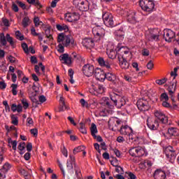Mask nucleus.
<instances>
[{"mask_svg": "<svg viewBox=\"0 0 179 179\" xmlns=\"http://www.w3.org/2000/svg\"><path fill=\"white\" fill-rule=\"evenodd\" d=\"M73 167L76 173V177L74 178V179H83L82 176V172L80 171V168L79 167V166L76 165L75 157H73V155H70L69 159L67 160L66 162L67 171L70 176H73Z\"/></svg>", "mask_w": 179, "mask_h": 179, "instance_id": "f257e3e1", "label": "nucleus"}, {"mask_svg": "<svg viewBox=\"0 0 179 179\" xmlns=\"http://www.w3.org/2000/svg\"><path fill=\"white\" fill-rule=\"evenodd\" d=\"M120 132L121 135H127L129 141H131V142H137L138 145L145 143L143 138H136V136L134 134V130L128 125H122L120 129Z\"/></svg>", "mask_w": 179, "mask_h": 179, "instance_id": "f03ea898", "label": "nucleus"}, {"mask_svg": "<svg viewBox=\"0 0 179 179\" xmlns=\"http://www.w3.org/2000/svg\"><path fill=\"white\" fill-rule=\"evenodd\" d=\"M120 51L124 52V51H127V48L123 47L120 43L117 45L116 48L114 44L109 43L107 47L106 54L110 59H115V58H117V52H120Z\"/></svg>", "mask_w": 179, "mask_h": 179, "instance_id": "7ed1b4c3", "label": "nucleus"}, {"mask_svg": "<svg viewBox=\"0 0 179 179\" xmlns=\"http://www.w3.org/2000/svg\"><path fill=\"white\" fill-rule=\"evenodd\" d=\"M178 71V68H174L173 71L171 72V78H170V85L169 87V92L171 96L173 94L177 89V71Z\"/></svg>", "mask_w": 179, "mask_h": 179, "instance_id": "20e7f679", "label": "nucleus"}, {"mask_svg": "<svg viewBox=\"0 0 179 179\" xmlns=\"http://www.w3.org/2000/svg\"><path fill=\"white\" fill-rule=\"evenodd\" d=\"M129 153L133 157H142L148 155V150L145 147H134L129 149Z\"/></svg>", "mask_w": 179, "mask_h": 179, "instance_id": "39448f33", "label": "nucleus"}, {"mask_svg": "<svg viewBox=\"0 0 179 179\" xmlns=\"http://www.w3.org/2000/svg\"><path fill=\"white\" fill-rule=\"evenodd\" d=\"M128 57H130V58L132 57V54L128 50H124V55L122 56H118L117 58L122 69H129V63H128V61H127Z\"/></svg>", "mask_w": 179, "mask_h": 179, "instance_id": "423d86ee", "label": "nucleus"}, {"mask_svg": "<svg viewBox=\"0 0 179 179\" xmlns=\"http://www.w3.org/2000/svg\"><path fill=\"white\" fill-rule=\"evenodd\" d=\"M140 6L145 12H152L155 9L153 0H140Z\"/></svg>", "mask_w": 179, "mask_h": 179, "instance_id": "0eeeda50", "label": "nucleus"}, {"mask_svg": "<svg viewBox=\"0 0 179 179\" xmlns=\"http://www.w3.org/2000/svg\"><path fill=\"white\" fill-rule=\"evenodd\" d=\"M92 34L96 41L101 40L106 36V30L101 26H95L92 28Z\"/></svg>", "mask_w": 179, "mask_h": 179, "instance_id": "6e6552de", "label": "nucleus"}, {"mask_svg": "<svg viewBox=\"0 0 179 179\" xmlns=\"http://www.w3.org/2000/svg\"><path fill=\"white\" fill-rule=\"evenodd\" d=\"M57 43H59V44H62L64 47H69V44L73 43L71 39V36L66 35L64 33H61L58 35Z\"/></svg>", "mask_w": 179, "mask_h": 179, "instance_id": "1a4fd4ad", "label": "nucleus"}, {"mask_svg": "<svg viewBox=\"0 0 179 179\" xmlns=\"http://www.w3.org/2000/svg\"><path fill=\"white\" fill-rule=\"evenodd\" d=\"M103 22L107 27H113L114 26V20L113 15L108 12L103 11L102 14Z\"/></svg>", "mask_w": 179, "mask_h": 179, "instance_id": "9d476101", "label": "nucleus"}, {"mask_svg": "<svg viewBox=\"0 0 179 179\" xmlns=\"http://www.w3.org/2000/svg\"><path fill=\"white\" fill-rule=\"evenodd\" d=\"M160 34L157 29L150 30L146 34V38L148 41H159Z\"/></svg>", "mask_w": 179, "mask_h": 179, "instance_id": "9b49d317", "label": "nucleus"}, {"mask_svg": "<svg viewBox=\"0 0 179 179\" xmlns=\"http://www.w3.org/2000/svg\"><path fill=\"white\" fill-rule=\"evenodd\" d=\"M154 115L155 118H157V121H159V122H162V124H167L168 118L167 116L162 111V110L158 109L155 110Z\"/></svg>", "mask_w": 179, "mask_h": 179, "instance_id": "f8f14e48", "label": "nucleus"}, {"mask_svg": "<svg viewBox=\"0 0 179 179\" xmlns=\"http://www.w3.org/2000/svg\"><path fill=\"white\" fill-rule=\"evenodd\" d=\"M95 71L96 70H94V66L90 64H85L82 69L83 73H84V75L87 77L92 76Z\"/></svg>", "mask_w": 179, "mask_h": 179, "instance_id": "ddd939ff", "label": "nucleus"}, {"mask_svg": "<svg viewBox=\"0 0 179 179\" xmlns=\"http://www.w3.org/2000/svg\"><path fill=\"white\" fill-rule=\"evenodd\" d=\"M89 92L91 93V94H94V96H99V94H102V93H104V87L103 85L95 84L89 90Z\"/></svg>", "mask_w": 179, "mask_h": 179, "instance_id": "4468645a", "label": "nucleus"}, {"mask_svg": "<svg viewBox=\"0 0 179 179\" xmlns=\"http://www.w3.org/2000/svg\"><path fill=\"white\" fill-rule=\"evenodd\" d=\"M6 40L10 45H13V38L10 37V35L7 34L5 37V34L1 33L0 34V45H6Z\"/></svg>", "mask_w": 179, "mask_h": 179, "instance_id": "2eb2a0df", "label": "nucleus"}, {"mask_svg": "<svg viewBox=\"0 0 179 179\" xmlns=\"http://www.w3.org/2000/svg\"><path fill=\"white\" fill-rule=\"evenodd\" d=\"M80 19L79 14L76 13H67L64 15V20L66 22H78Z\"/></svg>", "mask_w": 179, "mask_h": 179, "instance_id": "dca6fc26", "label": "nucleus"}, {"mask_svg": "<svg viewBox=\"0 0 179 179\" xmlns=\"http://www.w3.org/2000/svg\"><path fill=\"white\" fill-rule=\"evenodd\" d=\"M164 153L167 159H170V160H174L177 156V154H176V150L170 145L165 148Z\"/></svg>", "mask_w": 179, "mask_h": 179, "instance_id": "f3484780", "label": "nucleus"}, {"mask_svg": "<svg viewBox=\"0 0 179 179\" xmlns=\"http://www.w3.org/2000/svg\"><path fill=\"white\" fill-rule=\"evenodd\" d=\"M137 107L140 111H148L149 103L145 99H140L137 101Z\"/></svg>", "mask_w": 179, "mask_h": 179, "instance_id": "a211bd4d", "label": "nucleus"}, {"mask_svg": "<svg viewBox=\"0 0 179 179\" xmlns=\"http://www.w3.org/2000/svg\"><path fill=\"white\" fill-rule=\"evenodd\" d=\"M78 3V8L82 12H86V10H89L90 8L89 5V1L86 0H76Z\"/></svg>", "mask_w": 179, "mask_h": 179, "instance_id": "6ab92c4d", "label": "nucleus"}, {"mask_svg": "<svg viewBox=\"0 0 179 179\" xmlns=\"http://www.w3.org/2000/svg\"><path fill=\"white\" fill-rule=\"evenodd\" d=\"M147 125L151 131H156L159 128V120H153L152 117H148L147 119Z\"/></svg>", "mask_w": 179, "mask_h": 179, "instance_id": "aec40b11", "label": "nucleus"}, {"mask_svg": "<svg viewBox=\"0 0 179 179\" xmlns=\"http://www.w3.org/2000/svg\"><path fill=\"white\" fill-rule=\"evenodd\" d=\"M164 37L166 41L171 43L176 37V34L171 29H165L164 32Z\"/></svg>", "mask_w": 179, "mask_h": 179, "instance_id": "412c9836", "label": "nucleus"}, {"mask_svg": "<svg viewBox=\"0 0 179 179\" xmlns=\"http://www.w3.org/2000/svg\"><path fill=\"white\" fill-rule=\"evenodd\" d=\"M95 78L100 82H104L106 80V73L101 69H95Z\"/></svg>", "mask_w": 179, "mask_h": 179, "instance_id": "4be33fe9", "label": "nucleus"}, {"mask_svg": "<svg viewBox=\"0 0 179 179\" xmlns=\"http://www.w3.org/2000/svg\"><path fill=\"white\" fill-rule=\"evenodd\" d=\"M59 59L62 64H65V65H71L72 64V58L66 53L60 55Z\"/></svg>", "mask_w": 179, "mask_h": 179, "instance_id": "5701e85b", "label": "nucleus"}, {"mask_svg": "<svg viewBox=\"0 0 179 179\" xmlns=\"http://www.w3.org/2000/svg\"><path fill=\"white\" fill-rule=\"evenodd\" d=\"M82 44L85 48H93L94 47V41L92 38H85L83 40Z\"/></svg>", "mask_w": 179, "mask_h": 179, "instance_id": "b1692460", "label": "nucleus"}, {"mask_svg": "<svg viewBox=\"0 0 179 179\" xmlns=\"http://www.w3.org/2000/svg\"><path fill=\"white\" fill-rule=\"evenodd\" d=\"M154 178L166 179V172L162 169H157L154 173Z\"/></svg>", "mask_w": 179, "mask_h": 179, "instance_id": "393cba45", "label": "nucleus"}, {"mask_svg": "<svg viewBox=\"0 0 179 179\" xmlns=\"http://www.w3.org/2000/svg\"><path fill=\"white\" fill-rule=\"evenodd\" d=\"M104 100H105V103H106V106H107L109 108H110V110H105L104 112L106 113V111H107V112H108V114L106 113V114L103 115L106 116V115H110V114H113V113H114V111L113 110V109L114 108V106H113V105L111 104V102H110V101H108V98L105 97V98H104Z\"/></svg>", "mask_w": 179, "mask_h": 179, "instance_id": "a878e982", "label": "nucleus"}, {"mask_svg": "<svg viewBox=\"0 0 179 179\" xmlns=\"http://www.w3.org/2000/svg\"><path fill=\"white\" fill-rule=\"evenodd\" d=\"M98 62L101 66H104L107 69H110V68H111V65L108 62V60H104L103 57H99L98 59Z\"/></svg>", "mask_w": 179, "mask_h": 179, "instance_id": "bb28decb", "label": "nucleus"}, {"mask_svg": "<svg viewBox=\"0 0 179 179\" xmlns=\"http://www.w3.org/2000/svg\"><path fill=\"white\" fill-rule=\"evenodd\" d=\"M167 134L169 135V136H178L179 129L176 127H171L168 129Z\"/></svg>", "mask_w": 179, "mask_h": 179, "instance_id": "cd10ccee", "label": "nucleus"}, {"mask_svg": "<svg viewBox=\"0 0 179 179\" xmlns=\"http://www.w3.org/2000/svg\"><path fill=\"white\" fill-rule=\"evenodd\" d=\"M115 36L117 41H122L124 40V32L122 30L119 29L115 32Z\"/></svg>", "mask_w": 179, "mask_h": 179, "instance_id": "c85d7f7f", "label": "nucleus"}, {"mask_svg": "<svg viewBox=\"0 0 179 179\" xmlns=\"http://www.w3.org/2000/svg\"><path fill=\"white\" fill-rule=\"evenodd\" d=\"M125 103H126L125 98L119 96L115 106H116L117 108H121L122 106H125Z\"/></svg>", "mask_w": 179, "mask_h": 179, "instance_id": "c756f323", "label": "nucleus"}, {"mask_svg": "<svg viewBox=\"0 0 179 179\" xmlns=\"http://www.w3.org/2000/svg\"><path fill=\"white\" fill-rule=\"evenodd\" d=\"M27 1L31 5H35L38 9H41V8H43V5H41V3H40V1L38 0H27Z\"/></svg>", "mask_w": 179, "mask_h": 179, "instance_id": "7c9ffc66", "label": "nucleus"}, {"mask_svg": "<svg viewBox=\"0 0 179 179\" xmlns=\"http://www.w3.org/2000/svg\"><path fill=\"white\" fill-rule=\"evenodd\" d=\"M31 23V21L30 20V18L29 17H25L22 19V27L26 28L29 26H30V24Z\"/></svg>", "mask_w": 179, "mask_h": 179, "instance_id": "2f4dec72", "label": "nucleus"}, {"mask_svg": "<svg viewBox=\"0 0 179 179\" xmlns=\"http://www.w3.org/2000/svg\"><path fill=\"white\" fill-rule=\"evenodd\" d=\"M90 131H91V135L93 137H96V134H97L98 131H97V126H96L94 123H92L91 124Z\"/></svg>", "mask_w": 179, "mask_h": 179, "instance_id": "473e14b6", "label": "nucleus"}, {"mask_svg": "<svg viewBox=\"0 0 179 179\" xmlns=\"http://www.w3.org/2000/svg\"><path fill=\"white\" fill-rule=\"evenodd\" d=\"M26 149V143L24 142H21L18 145V150L20 151V154L23 155L24 153V150Z\"/></svg>", "mask_w": 179, "mask_h": 179, "instance_id": "72a5a7b5", "label": "nucleus"}, {"mask_svg": "<svg viewBox=\"0 0 179 179\" xmlns=\"http://www.w3.org/2000/svg\"><path fill=\"white\" fill-rule=\"evenodd\" d=\"M127 20L130 23H135L136 22V18L135 17V13L132 12L127 16Z\"/></svg>", "mask_w": 179, "mask_h": 179, "instance_id": "f704fd0d", "label": "nucleus"}, {"mask_svg": "<svg viewBox=\"0 0 179 179\" xmlns=\"http://www.w3.org/2000/svg\"><path fill=\"white\" fill-rule=\"evenodd\" d=\"M118 99H120V95L114 93L110 94V100L111 101H113L114 106L117 104V101H118Z\"/></svg>", "mask_w": 179, "mask_h": 179, "instance_id": "c9c22d12", "label": "nucleus"}, {"mask_svg": "<svg viewBox=\"0 0 179 179\" xmlns=\"http://www.w3.org/2000/svg\"><path fill=\"white\" fill-rule=\"evenodd\" d=\"M101 19L94 17L92 20V24H93L94 26H101Z\"/></svg>", "mask_w": 179, "mask_h": 179, "instance_id": "e433bc0d", "label": "nucleus"}, {"mask_svg": "<svg viewBox=\"0 0 179 179\" xmlns=\"http://www.w3.org/2000/svg\"><path fill=\"white\" fill-rule=\"evenodd\" d=\"M56 29L59 31H64V30H69L68 25L63 24H57L56 25Z\"/></svg>", "mask_w": 179, "mask_h": 179, "instance_id": "4c0bfd02", "label": "nucleus"}, {"mask_svg": "<svg viewBox=\"0 0 179 179\" xmlns=\"http://www.w3.org/2000/svg\"><path fill=\"white\" fill-rule=\"evenodd\" d=\"M85 150V147L83 145H79L78 147H76L73 150V155H76V153H79L80 152H83Z\"/></svg>", "mask_w": 179, "mask_h": 179, "instance_id": "58836bf2", "label": "nucleus"}, {"mask_svg": "<svg viewBox=\"0 0 179 179\" xmlns=\"http://www.w3.org/2000/svg\"><path fill=\"white\" fill-rule=\"evenodd\" d=\"M59 103L62 105V108L60 111H64V110H66V105L65 104V99L64 96H60Z\"/></svg>", "mask_w": 179, "mask_h": 179, "instance_id": "ea45409f", "label": "nucleus"}, {"mask_svg": "<svg viewBox=\"0 0 179 179\" xmlns=\"http://www.w3.org/2000/svg\"><path fill=\"white\" fill-rule=\"evenodd\" d=\"M12 168V165L10 164H9L8 162H6L3 167L2 169L3 171H4V172L8 173L10 169Z\"/></svg>", "mask_w": 179, "mask_h": 179, "instance_id": "a19ab883", "label": "nucleus"}, {"mask_svg": "<svg viewBox=\"0 0 179 179\" xmlns=\"http://www.w3.org/2000/svg\"><path fill=\"white\" fill-rule=\"evenodd\" d=\"M45 34L47 38H49V40H52V35L51 34V29L50 27H47L45 29Z\"/></svg>", "mask_w": 179, "mask_h": 179, "instance_id": "79ce46f5", "label": "nucleus"}, {"mask_svg": "<svg viewBox=\"0 0 179 179\" xmlns=\"http://www.w3.org/2000/svg\"><path fill=\"white\" fill-rule=\"evenodd\" d=\"M11 122L13 125H18L19 118L16 115H11Z\"/></svg>", "mask_w": 179, "mask_h": 179, "instance_id": "37998d69", "label": "nucleus"}, {"mask_svg": "<svg viewBox=\"0 0 179 179\" xmlns=\"http://www.w3.org/2000/svg\"><path fill=\"white\" fill-rule=\"evenodd\" d=\"M9 145H11L13 150H16V148L17 146V142L16 141H12V139L8 140Z\"/></svg>", "mask_w": 179, "mask_h": 179, "instance_id": "c03bdc74", "label": "nucleus"}, {"mask_svg": "<svg viewBox=\"0 0 179 179\" xmlns=\"http://www.w3.org/2000/svg\"><path fill=\"white\" fill-rule=\"evenodd\" d=\"M2 22L1 23V26H5L6 27H9L10 26V24L9 23V20L6 18H2L1 19Z\"/></svg>", "mask_w": 179, "mask_h": 179, "instance_id": "a18cd8bd", "label": "nucleus"}, {"mask_svg": "<svg viewBox=\"0 0 179 179\" xmlns=\"http://www.w3.org/2000/svg\"><path fill=\"white\" fill-rule=\"evenodd\" d=\"M79 130L82 134H87V131L86 130V127H85V124L80 123L79 124Z\"/></svg>", "mask_w": 179, "mask_h": 179, "instance_id": "49530a36", "label": "nucleus"}, {"mask_svg": "<svg viewBox=\"0 0 179 179\" xmlns=\"http://www.w3.org/2000/svg\"><path fill=\"white\" fill-rule=\"evenodd\" d=\"M34 23L36 27H38L40 24H43V22L40 21V18L38 17H35L34 19Z\"/></svg>", "mask_w": 179, "mask_h": 179, "instance_id": "de8ad7c7", "label": "nucleus"}, {"mask_svg": "<svg viewBox=\"0 0 179 179\" xmlns=\"http://www.w3.org/2000/svg\"><path fill=\"white\" fill-rule=\"evenodd\" d=\"M11 88H12L11 91H12L13 96H16V94H17V85L12 84Z\"/></svg>", "mask_w": 179, "mask_h": 179, "instance_id": "09e8293b", "label": "nucleus"}, {"mask_svg": "<svg viewBox=\"0 0 179 179\" xmlns=\"http://www.w3.org/2000/svg\"><path fill=\"white\" fill-rule=\"evenodd\" d=\"M106 79L110 81L113 80L114 79H115V76H114L111 73H108L107 74H106Z\"/></svg>", "mask_w": 179, "mask_h": 179, "instance_id": "8fccbe9b", "label": "nucleus"}, {"mask_svg": "<svg viewBox=\"0 0 179 179\" xmlns=\"http://www.w3.org/2000/svg\"><path fill=\"white\" fill-rule=\"evenodd\" d=\"M15 36L17 38L20 40V41H22V40H24V36H23V34H22V33H20V31H17L15 32Z\"/></svg>", "mask_w": 179, "mask_h": 179, "instance_id": "3c124183", "label": "nucleus"}, {"mask_svg": "<svg viewBox=\"0 0 179 179\" xmlns=\"http://www.w3.org/2000/svg\"><path fill=\"white\" fill-rule=\"evenodd\" d=\"M161 101H169V95L166 93H163L160 96Z\"/></svg>", "mask_w": 179, "mask_h": 179, "instance_id": "603ef678", "label": "nucleus"}, {"mask_svg": "<svg viewBox=\"0 0 179 179\" xmlns=\"http://www.w3.org/2000/svg\"><path fill=\"white\" fill-rule=\"evenodd\" d=\"M22 48L25 54H29V46L27 45V43H22Z\"/></svg>", "mask_w": 179, "mask_h": 179, "instance_id": "864d4df0", "label": "nucleus"}, {"mask_svg": "<svg viewBox=\"0 0 179 179\" xmlns=\"http://www.w3.org/2000/svg\"><path fill=\"white\" fill-rule=\"evenodd\" d=\"M61 152L65 157H68V150H66L65 145L62 146V148H61Z\"/></svg>", "mask_w": 179, "mask_h": 179, "instance_id": "5fc2aeb1", "label": "nucleus"}, {"mask_svg": "<svg viewBox=\"0 0 179 179\" xmlns=\"http://www.w3.org/2000/svg\"><path fill=\"white\" fill-rule=\"evenodd\" d=\"M21 103L23 105L24 108H27L29 107V102L27 101V99L22 98V99H21Z\"/></svg>", "mask_w": 179, "mask_h": 179, "instance_id": "6e6d98bb", "label": "nucleus"}, {"mask_svg": "<svg viewBox=\"0 0 179 179\" xmlns=\"http://www.w3.org/2000/svg\"><path fill=\"white\" fill-rule=\"evenodd\" d=\"M124 79L129 83H132V82H134V78L129 75H125Z\"/></svg>", "mask_w": 179, "mask_h": 179, "instance_id": "4d7b16f0", "label": "nucleus"}, {"mask_svg": "<svg viewBox=\"0 0 179 179\" xmlns=\"http://www.w3.org/2000/svg\"><path fill=\"white\" fill-rule=\"evenodd\" d=\"M80 103L82 107H85V108L89 107V103L85 100V99H81L80 100Z\"/></svg>", "mask_w": 179, "mask_h": 179, "instance_id": "13d9d810", "label": "nucleus"}, {"mask_svg": "<svg viewBox=\"0 0 179 179\" xmlns=\"http://www.w3.org/2000/svg\"><path fill=\"white\" fill-rule=\"evenodd\" d=\"M35 96H36V93H34L33 95L31 96H30V99H31V101L35 103V104L38 105V104H40V101H38V100H37V99H36Z\"/></svg>", "mask_w": 179, "mask_h": 179, "instance_id": "bf43d9fd", "label": "nucleus"}, {"mask_svg": "<svg viewBox=\"0 0 179 179\" xmlns=\"http://www.w3.org/2000/svg\"><path fill=\"white\" fill-rule=\"evenodd\" d=\"M72 57L75 59H78V61L82 60V56H80V55L77 54L76 52H73L72 53Z\"/></svg>", "mask_w": 179, "mask_h": 179, "instance_id": "052dcab7", "label": "nucleus"}, {"mask_svg": "<svg viewBox=\"0 0 179 179\" xmlns=\"http://www.w3.org/2000/svg\"><path fill=\"white\" fill-rule=\"evenodd\" d=\"M155 82L157 85H164V83H166L167 82V79L166 78H162L161 80H157Z\"/></svg>", "mask_w": 179, "mask_h": 179, "instance_id": "680f3d73", "label": "nucleus"}, {"mask_svg": "<svg viewBox=\"0 0 179 179\" xmlns=\"http://www.w3.org/2000/svg\"><path fill=\"white\" fill-rule=\"evenodd\" d=\"M57 51L59 52H64V51H65V48H64V45H62V43H59L58 46H57Z\"/></svg>", "mask_w": 179, "mask_h": 179, "instance_id": "e2e57ef3", "label": "nucleus"}, {"mask_svg": "<svg viewBox=\"0 0 179 179\" xmlns=\"http://www.w3.org/2000/svg\"><path fill=\"white\" fill-rule=\"evenodd\" d=\"M141 54L143 55V57H149L150 52L148 49H143L141 52Z\"/></svg>", "mask_w": 179, "mask_h": 179, "instance_id": "0e129e2a", "label": "nucleus"}, {"mask_svg": "<svg viewBox=\"0 0 179 179\" xmlns=\"http://www.w3.org/2000/svg\"><path fill=\"white\" fill-rule=\"evenodd\" d=\"M38 100L41 104H43V103H45V101H47V99L45 98V96H44V95L39 96Z\"/></svg>", "mask_w": 179, "mask_h": 179, "instance_id": "69168bd1", "label": "nucleus"}, {"mask_svg": "<svg viewBox=\"0 0 179 179\" xmlns=\"http://www.w3.org/2000/svg\"><path fill=\"white\" fill-rule=\"evenodd\" d=\"M155 66V64H153V62L150 60L148 64H147V68L150 71H152L153 69V67Z\"/></svg>", "mask_w": 179, "mask_h": 179, "instance_id": "338daca9", "label": "nucleus"}, {"mask_svg": "<svg viewBox=\"0 0 179 179\" xmlns=\"http://www.w3.org/2000/svg\"><path fill=\"white\" fill-rule=\"evenodd\" d=\"M6 177V172H4L2 169H0V178L3 179Z\"/></svg>", "mask_w": 179, "mask_h": 179, "instance_id": "774afa93", "label": "nucleus"}]
</instances>
